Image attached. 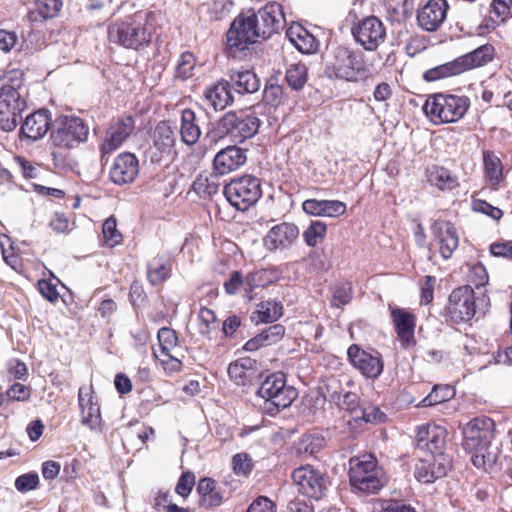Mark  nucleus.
Instances as JSON below:
<instances>
[{
    "label": "nucleus",
    "instance_id": "f257e3e1",
    "mask_svg": "<svg viewBox=\"0 0 512 512\" xmlns=\"http://www.w3.org/2000/svg\"><path fill=\"white\" fill-rule=\"evenodd\" d=\"M89 134V128L84 121L73 115L57 117L50 133L51 156L54 166L63 168L67 165L69 152L84 143Z\"/></svg>",
    "mask_w": 512,
    "mask_h": 512
},
{
    "label": "nucleus",
    "instance_id": "f03ea898",
    "mask_svg": "<svg viewBox=\"0 0 512 512\" xmlns=\"http://www.w3.org/2000/svg\"><path fill=\"white\" fill-rule=\"evenodd\" d=\"M324 74L332 80L356 83L366 80L371 71L360 51L346 45H337L329 51Z\"/></svg>",
    "mask_w": 512,
    "mask_h": 512
},
{
    "label": "nucleus",
    "instance_id": "7ed1b4c3",
    "mask_svg": "<svg viewBox=\"0 0 512 512\" xmlns=\"http://www.w3.org/2000/svg\"><path fill=\"white\" fill-rule=\"evenodd\" d=\"M463 448L472 454L471 461L477 468L486 469L494 458L487 453L495 435V423L486 416L475 417L462 428Z\"/></svg>",
    "mask_w": 512,
    "mask_h": 512
},
{
    "label": "nucleus",
    "instance_id": "20e7f679",
    "mask_svg": "<svg viewBox=\"0 0 512 512\" xmlns=\"http://www.w3.org/2000/svg\"><path fill=\"white\" fill-rule=\"evenodd\" d=\"M150 18L149 13H136L124 21L111 24L108 28L109 41L133 50L148 46L154 33Z\"/></svg>",
    "mask_w": 512,
    "mask_h": 512
},
{
    "label": "nucleus",
    "instance_id": "39448f33",
    "mask_svg": "<svg viewBox=\"0 0 512 512\" xmlns=\"http://www.w3.org/2000/svg\"><path fill=\"white\" fill-rule=\"evenodd\" d=\"M349 480L353 488L367 494L377 493L386 483L384 471L371 454L350 459Z\"/></svg>",
    "mask_w": 512,
    "mask_h": 512
},
{
    "label": "nucleus",
    "instance_id": "423d86ee",
    "mask_svg": "<svg viewBox=\"0 0 512 512\" xmlns=\"http://www.w3.org/2000/svg\"><path fill=\"white\" fill-rule=\"evenodd\" d=\"M257 394L264 399V411L274 416L288 408L298 396L297 390L286 384L283 373H272L261 383Z\"/></svg>",
    "mask_w": 512,
    "mask_h": 512
},
{
    "label": "nucleus",
    "instance_id": "0eeeda50",
    "mask_svg": "<svg viewBox=\"0 0 512 512\" xmlns=\"http://www.w3.org/2000/svg\"><path fill=\"white\" fill-rule=\"evenodd\" d=\"M468 107L467 97L440 93L429 96L423 110L434 124H439L458 121L464 116Z\"/></svg>",
    "mask_w": 512,
    "mask_h": 512
},
{
    "label": "nucleus",
    "instance_id": "6e6552de",
    "mask_svg": "<svg viewBox=\"0 0 512 512\" xmlns=\"http://www.w3.org/2000/svg\"><path fill=\"white\" fill-rule=\"evenodd\" d=\"M223 193L233 207L246 211L261 198V182L255 176L243 175L226 184Z\"/></svg>",
    "mask_w": 512,
    "mask_h": 512
},
{
    "label": "nucleus",
    "instance_id": "1a4fd4ad",
    "mask_svg": "<svg viewBox=\"0 0 512 512\" xmlns=\"http://www.w3.org/2000/svg\"><path fill=\"white\" fill-rule=\"evenodd\" d=\"M227 44L231 52H241L262 38L255 13L240 14L227 31Z\"/></svg>",
    "mask_w": 512,
    "mask_h": 512
},
{
    "label": "nucleus",
    "instance_id": "9d476101",
    "mask_svg": "<svg viewBox=\"0 0 512 512\" xmlns=\"http://www.w3.org/2000/svg\"><path fill=\"white\" fill-rule=\"evenodd\" d=\"M260 126V120L254 114L228 112L218 123V130L230 136L232 141L242 143L253 137Z\"/></svg>",
    "mask_w": 512,
    "mask_h": 512
},
{
    "label": "nucleus",
    "instance_id": "9b49d317",
    "mask_svg": "<svg viewBox=\"0 0 512 512\" xmlns=\"http://www.w3.org/2000/svg\"><path fill=\"white\" fill-rule=\"evenodd\" d=\"M354 40L366 51H375L386 40V27L383 22L375 17L368 16L352 27Z\"/></svg>",
    "mask_w": 512,
    "mask_h": 512
},
{
    "label": "nucleus",
    "instance_id": "f8f14e48",
    "mask_svg": "<svg viewBox=\"0 0 512 512\" xmlns=\"http://www.w3.org/2000/svg\"><path fill=\"white\" fill-rule=\"evenodd\" d=\"M292 480L298 492L309 498L319 500L327 490L325 475L311 465H303L294 469Z\"/></svg>",
    "mask_w": 512,
    "mask_h": 512
},
{
    "label": "nucleus",
    "instance_id": "ddd939ff",
    "mask_svg": "<svg viewBox=\"0 0 512 512\" xmlns=\"http://www.w3.org/2000/svg\"><path fill=\"white\" fill-rule=\"evenodd\" d=\"M447 311L455 323L469 321L475 315V293L471 286L454 289L448 299Z\"/></svg>",
    "mask_w": 512,
    "mask_h": 512
},
{
    "label": "nucleus",
    "instance_id": "4468645a",
    "mask_svg": "<svg viewBox=\"0 0 512 512\" xmlns=\"http://www.w3.org/2000/svg\"><path fill=\"white\" fill-rule=\"evenodd\" d=\"M159 348L154 349L155 358L161 363L165 370L179 371L182 366L177 354L178 338L176 332L168 327L159 329L157 334Z\"/></svg>",
    "mask_w": 512,
    "mask_h": 512
},
{
    "label": "nucleus",
    "instance_id": "2eb2a0df",
    "mask_svg": "<svg viewBox=\"0 0 512 512\" xmlns=\"http://www.w3.org/2000/svg\"><path fill=\"white\" fill-rule=\"evenodd\" d=\"M451 462L449 454H428L416 463L415 478L422 483H432L447 475L451 469Z\"/></svg>",
    "mask_w": 512,
    "mask_h": 512
},
{
    "label": "nucleus",
    "instance_id": "dca6fc26",
    "mask_svg": "<svg viewBox=\"0 0 512 512\" xmlns=\"http://www.w3.org/2000/svg\"><path fill=\"white\" fill-rule=\"evenodd\" d=\"M23 81V73L17 69L7 71L0 77V105L19 109L26 108V101L20 92Z\"/></svg>",
    "mask_w": 512,
    "mask_h": 512
},
{
    "label": "nucleus",
    "instance_id": "f3484780",
    "mask_svg": "<svg viewBox=\"0 0 512 512\" xmlns=\"http://www.w3.org/2000/svg\"><path fill=\"white\" fill-rule=\"evenodd\" d=\"M390 314L394 329L402 348L410 349L415 346L416 316L407 309L390 306Z\"/></svg>",
    "mask_w": 512,
    "mask_h": 512
},
{
    "label": "nucleus",
    "instance_id": "a211bd4d",
    "mask_svg": "<svg viewBox=\"0 0 512 512\" xmlns=\"http://www.w3.org/2000/svg\"><path fill=\"white\" fill-rule=\"evenodd\" d=\"M255 15L263 39H267L279 32L286 23L282 5L275 1L267 3Z\"/></svg>",
    "mask_w": 512,
    "mask_h": 512
},
{
    "label": "nucleus",
    "instance_id": "6ab92c4d",
    "mask_svg": "<svg viewBox=\"0 0 512 512\" xmlns=\"http://www.w3.org/2000/svg\"><path fill=\"white\" fill-rule=\"evenodd\" d=\"M448 8L446 0H428L417 11L418 25L428 32L438 30L446 19Z\"/></svg>",
    "mask_w": 512,
    "mask_h": 512
},
{
    "label": "nucleus",
    "instance_id": "aec40b11",
    "mask_svg": "<svg viewBox=\"0 0 512 512\" xmlns=\"http://www.w3.org/2000/svg\"><path fill=\"white\" fill-rule=\"evenodd\" d=\"M347 354L353 366L364 376L375 379L382 373L384 365L379 353L370 354L357 345H351Z\"/></svg>",
    "mask_w": 512,
    "mask_h": 512
},
{
    "label": "nucleus",
    "instance_id": "412c9836",
    "mask_svg": "<svg viewBox=\"0 0 512 512\" xmlns=\"http://www.w3.org/2000/svg\"><path fill=\"white\" fill-rule=\"evenodd\" d=\"M81 423L91 430H101L100 407L92 387H81L78 392Z\"/></svg>",
    "mask_w": 512,
    "mask_h": 512
},
{
    "label": "nucleus",
    "instance_id": "4be33fe9",
    "mask_svg": "<svg viewBox=\"0 0 512 512\" xmlns=\"http://www.w3.org/2000/svg\"><path fill=\"white\" fill-rule=\"evenodd\" d=\"M138 172L139 163L136 156L132 153H122L115 158L110 168V179L117 185H124L133 182Z\"/></svg>",
    "mask_w": 512,
    "mask_h": 512
},
{
    "label": "nucleus",
    "instance_id": "5701e85b",
    "mask_svg": "<svg viewBox=\"0 0 512 512\" xmlns=\"http://www.w3.org/2000/svg\"><path fill=\"white\" fill-rule=\"evenodd\" d=\"M299 230L295 224L283 222L273 226L263 239L265 247L269 251L286 249L298 238Z\"/></svg>",
    "mask_w": 512,
    "mask_h": 512
},
{
    "label": "nucleus",
    "instance_id": "b1692460",
    "mask_svg": "<svg viewBox=\"0 0 512 512\" xmlns=\"http://www.w3.org/2000/svg\"><path fill=\"white\" fill-rule=\"evenodd\" d=\"M432 232L438 241L439 252L444 259H449L458 248L459 237L454 225L438 219L432 225Z\"/></svg>",
    "mask_w": 512,
    "mask_h": 512
},
{
    "label": "nucleus",
    "instance_id": "393cba45",
    "mask_svg": "<svg viewBox=\"0 0 512 512\" xmlns=\"http://www.w3.org/2000/svg\"><path fill=\"white\" fill-rule=\"evenodd\" d=\"M134 120L130 116L118 119L110 125L106 138L101 145L103 156L118 149L134 129Z\"/></svg>",
    "mask_w": 512,
    "mask_h": 512
},
{
    "label": "nucleus",
    "instance_id": "a878e982",
    "mask_svg": "<svg viewBox=\"0 0 512 512\" xmlns=\"http://www.w3.org/2000/svg\"><path fill=\"white\" fill-rule=\"evenodd\" d=\"M230 380L238 386L252 385L259 377L257 361L250 357H241L228 366Z\"/></svg>",
    "mask_w": 512,
    "mask_h": 512
},
{
    "label": "nucleus",
    "instance_id": "bb28decb",
    "mask_svg": "<svg viewBox=\"0 0 512 512\" xmlns=\"http://www.w3.org/2000/svg\"><path fill=\"white\" fill-rule=\"evenodd\" d=\"M247 160L244 149L237 146H228L220 150L214 157L213 168L219 175H226L237 170Z\"/></svg>",
    "mask_w": 512,
    "mask_h": 512
},
{
    "label": "nucleus",
    "instance_id": "cd10ccee",
    "mask_svg": "<svg viewBox=\"0 0 512 512\" xmlns=\"http://www.w3.org/2000/svg\"><path fill=\"white\" fill-rule=\"evenodd\" d=\"M50 113L46 109H40L28 115L21 126V135L29 140L42 139L48 130H51Z\"/></svg>",
    "mask_w": 512,
    "mask_h": 512
},
{
    "label": "nucleus",
    "instance_id": "c85d7f7f",
    "mask_svg": "<svg viewBox=\"0 0 512 512\" xmlns=\"http://www.w3.org/2000/svg\"><path fill=\"white\" fill-rule=\"evenodd\" d=\"M176 135L167 122H160L153 133V146L157 150L152 156L153 161H160L162 157H170L174 153Z\"/></svg>",
    "mask_w": 512,
    "mask_h": 512
},
{
    "label": "nucleus",
    "instance_id": "c756f323",
    "mask_svg": "<svg viewBox=\"0 0 512 512\" xmlns=\"http://www.w3.org/2000/svg\"><path fill=\"white\" fill-rule=\"evenodd\" d=\"M306 214L317 217H339L346 212V204L339 200L307 199L302 203Z\"/></svg>",
    "mask_w": 512,
    "mask_h": 512
},
{
    "label": "nucleus",
    "instance_id": "7c9ffc66",
    "mask_svg": "<svg viewBox=\"0 0 512 512\" xmlns=\"http://www.w3.org/2000/svg\"><path fill=\"white\" fill-rule=\"evenodd\" d=\"M204 102L215 111L224 110L233 102V95L227 81L220 80L208 86L204 91Z\"/></svg>",
    "mask_w": 512,
    "mask_h": 512
},
{
    "label": "nucleus",
    "instance_id": "2f4dec72",
    "mask_svg": "<svg viewBox=\"0 0 512 512\" xmlns=\"http://www.w3.org/2000/svg\"><path fill=\"white\" fill-rule=\"evenodd\" d=\"M493 57L494 47L490 44H486L456 58V62L459 63L458 67L460 73H463L467 70L486 65L492 61Z\"/></svg>",
    "mask_w": 512,
    "mask_h": 512
},
{
    "label": "nucleus",
    "instance_id": "473e14b6",
    "mask_svg": "<svg viewBox=\"0 0 512 512\" xmlns=\"http://www.w3.org/2000/svg\"><path fill=\"white\" fill-rule=\"evenodd\" d=\"M286 36L301 53L312 54L318 49L316 38L300 24H292L287 29Z\"/></svg>",
    "mask_w": 512,
    "mask_h": 512
},
{
    "label": "nucleus",
    "instance_id": "72a5a7b5",
    "mask_svg": "<svg viewBox=\"0 0 512 512\" xmlns=\"http://www.w3.org/2000/svg\"><path fill=\"white\" fill-rule=\"evenodd\" d=\"M200 495V505L206 508L217 507L222 504L224 496L217 483L212 478H202L197 485Z\"/></svg>",
    "mask_w": 512,
    "mask_h": 512
},
{
    "label": "nucleus",
    "instance_id": "f704fd0d",
    "mask_svg": "<svg viewBox=\"0 0 512 512\" xmlns=\"http://www.w3.org/2000/svg\"><path fill=\"white\" fill-rule=\"evenodd\" d=\"M281 277L282 272L276 267L250 272L245 278V290L251 292L255 288L268 286L279 281Z\"/></svg>",
    "mask_w": 512,
    "mask_h": 512
},
{
    "label": "nucleus",
    "instance_id": "c9c22d12",
    "mask_svg": "<svg viewBox=\"0 0 512 512\" xmlns=\"http://www.w3.org/2000/svg\"><path fill=\"white\" fill-rule=\"evenodd\" d=\"M180 134L182 141L189 146L196 144L201 136L196 114L191 109H184L181 113Z\"/></svg>",
    "mask_w": 512,
    "mask_h": 512
},
{
    "label": "nucleus",
    "instance_id": "e433bc0d",
    "mask_svg": "<svg viewBox=\"0 0 512 512\" xmlns=\"http://www.w3.org/2000/svg\"><path fill=\"white\" fill-rule=\"evenodd\" d=\"M233 88L239 94L255 93L260 88V79L252 70H238L230 75Z\"/></svg>",
    "mask_w": 512,
    "mask_h": 512
},
{
    "label": "nucleus",
    "instance_id": "4c0bfd02",
    "mask_svg": "<svg viewBox=\"0 0 512 512\" xmlns=\"http://www.w3.org/2000/svg\"><path fill=\"white\" fill-rule=\"evenodd\" d=\"M171 265L163 256H156L147 265L148 281L156 286L170 277Z\"/></svg>",
    "mask_w": 512,
    "mask_h": 512
},
{
    "label": "nucleus",
    "instance_id": "58836bf2",
    "mask_svg": "<svg viewBox=\"0 0 512 512\" xmlns=\"http://www.w3.org/2000/svg\"><path fill=\"white\" fill-rule=\"evenodd\" d=\"M427 180L440 190H452L457 186V179L444 167L432 166L427 170Z\"/></svg>",
    "mask_w": 512,
    "mask_h": 512
},
{
    "label": "nucleus",
    "instance_id": "ea45409f",
    "mask_svg": "<svg viewBox=\"0 0 512 512\" xmlns=\"http://www.w3.org/2000/svg\"><path fill=\"white\" fill-rule=\"evenodd\" d=\"M35 9L30 13L32 20H37L39 16L46 20L58 15L62 8V0H34Z\"/></svg>",
    "mask_w": 512,
    "mask_h": 512
},
{
    "label": "nucleus",
    "instance_id": "a19ab883",
    "mask_svg": "<svg viewBox=\"0 0 512 512\" xmlns=\"http://www.w3.org/2000/svg\"><path fill=\"white\" fill-rule=\"evenodd\" d=\"M254 314L257 315V322L272 323L282 316V306L276 301H262Z\"/></svg>",
    "mask_w": 512,
    "mask_h": 512
},
{
    "label": "nucleus",
    "instance_id": "79ce46f5",
    "mask_svg": "<svg viewBox=\"0 0 512 512\" xmlns=\"http://www.w3.org/2000/svg\"><path fill=\"white\" fill-rule=\"evenodd\" d=\"M455 391L449 385H435L432 391L418 404L420 407H430L453 398Z\"/></svg>",
    "mask_w": 512,
    "mask_h": 512
},
{
    "label": "nucleus",
    "instance_id": "37998d69",
    "mask_svg": "<svg viewBox=\"0 0 512 512\" xmlns=\"http://www.w3.org/2000/svg\"><path fill=\"white\" fill-rule=\"evenodd\" d=\"M458 64L456 59H454L453 61L428 69L423 73V79L426 82H434L443 78L459 75L461 73Z\"/></svg>",
    "mask_w": 512,
    "mask_h": 512
},
{
    "label": "nucleus",
    "instance_id": "c03bdc74",
    "mask_svg": "<svg viewBox=\"0 0 512 512\" xmlns=\"http://www.w3.org/2000/svg\"><path fill=\"white\" fill-rule=\"evenodd\" d=\"M483 164L486 176L488 177L491 185H498L503 179L500 159L487 151L483 154Z\"/></svg>",
    "mask_w": 512,
    "mask_h": 512
},
{
    "label": "nucleus",
    "instance_id": "a18cd8bd",
    "mask_svg": "<svg viewBox=\"0 0 512 512\" xmlns=\"http://www.w3.org/2000/svg\"><path fill=\"white\" fill-rule=\"evenodd\" d=\"M383 417H385V415L378 407L373 405H368L366 407L361 406L359 410H355V415L351 416L348 424L352 425L353 422L358 425H361L362 423H372L375 421H381Z\"/></svg>",
    "mask_w": 512,
    "mask_h": 512
},
{
    "label": "nucleus",
    "instance_id": "49530a36",
    "mask_svg": "<svg viewBox=\"0 0 512 512\" xmlns=\"http://www.w3.org/2000/svg\"><path fill=\"white\" fill-rule=\"evenodd\" d=\"M446 430L438 425L431 426V433L425 449L429 454H446L444 447L446 444Z\"/></svg>",
    "mask_w": 512,
    "mask_h": 512
},
{
    "label": "nucleus",
    "instance_id": "de8ad7c7",
    "mask_svg": "<svg viewBox=\"0 0 512 512\" xmlns=\"http://www.w3.org/2000/svg\"><path fill=\"white\" fill-rule=\"evenodd\" d=\"M288 85L294 89H301L307 81V67L302 63H295L289 66L286 71Z\"/></svg>",
    "mask_w": 512,
    "mask_h": 512
},
{
    "label": "nucleus",
    "instance_id": "09e8293b",
    "mask_svg": "<svg viewBox=\"0 0 512 512\" xmlns=\"http://www.w3.org/2000/svg\"><path fill=\"white\" fill-rule=\"evenodd\" d=\"M197 68V61L191 52H183L176 66V76L182 80H187L194 76Z\"/></svg>",
    "mask_w": 512,
    "mask_h": 512
},
{
    "label": "nucleus",
    "instance_id": "8fccbe9b",
    "mask_svg": "<svg viewBox=\"0 0 512 512\" xmlns=\"http://www.w3.org/2000/svg\"><path fill=\"white\" fill-rule=\"evenodd\" d=\"M327 226L322 221H312L311 224L304 230L303 239L309 247H315L320 241L325 238Z\"/></svg>",
    "mask_w": 512,
    "mask_h": 512
},
{
    "label": "nucleus",
    "instance_id": "3c124183",
    "mask_svg": "<svg viewBox=\"0 0 512 512\" xmlns=\"http://www.w3.org/2000/svg\"><path fill=\"white\" fill-rule=\"evenodd\" d=\"M23 111L24 109L4 107V105H0V128L6 132L13 131L16 128Z\"/></svg>",
    "mask_w": 512,
    "mask_h": 512
},
{
    "label": "nucleus",
    "instance_id": "603ef678",
    "mask_svg": "<svg viewBox=\"0 0 512 512\" xmlns=\"http://www.w3.org/2000/svg\"><path fill=\"white\" fill-rule=\"evenodd\" d=\"M103 241L109 247H114L122 242V234L117 229V221L114 216L108 217L102 226Z\"/></svg>",
    "mask_w": 512,
    "mask_h": 512
},
{
    "label": "nucleus",
    "instance_id": "864d4df0",
    "mask_svg": "<svg viewBox=\"0 0 512 512\" xmlns=\"http://www.w3.org/2000/svg\"><path fill=\"white\" fill-rule=\"evenodd\" d=\"M232 7L231 0H213L207 6V13L211 20H220L230 13Z\"/></svg>",
    "mask_w": 512,
    "mask_h": 512
},
{
    "label": "nucleus",
    "instance_id": "5fc2aeb1",
    "mask_svg": "<svg viewBox=\"0 0 512 512\" xmlns=\"http://www.w3.org/2000/svg\"><path fill=\"white\" fill-rule=\"evenodd\" d=\"M282 94V87L274 79H270L265 85L263 100L269 105L277 106L280 103Z\"/></svg>",
    "mask_w": 512,
    "mask_h": 512
},
{
    "label": "nucleus",
    "instance_id": "6e6d98bb",
    "mask_svg": "<svg viewBox=\"0 0 512 512\" xmlns=\"http://www.w3.org/2000/svg\"><path fill=\"white\" fill-rule=\"evenodd\" d=\"M194 485H195V475L193 472L187 471V472H184L180 476V478L176 484L175 491L178 495L186 498L191 493Z\"/></svg>",
    "mask_w": 512,
    "mask_h": 512
},
{
    "label": "nucleus",
    "instance_id": "4d7b16f0",
    "mask_svg": "<svg viewBox=\"0 0 512 512\" xmlns=\"http://www.w3.org/2000/svg\"><path fill=\"white\" fill-rule=\"evenodd\" d=\"M233 471L237 475H247L252 470L251 459L246 453H238L232 458Z\"/></svg>",
    "mask_w": 512,
    "mask_h": 512
},
{
    "label": "nucleus",
    "instance_id": "13d9d810",
    "mask_svg": "<svg viewBox=\"0 0 512 512\" xmlns=\"http://www.w3.org/2000/svg\"><path fill=\"white\" fill-rule=\"evenodd\" d=\"M39 484V477L36 473L23 474L16 478L15 487L20 492H27L35 489Z\"/></svg>",
    "mask_w": 512,
    "mask_h": 512
},
{
    "label": "nucleus",
    "instance_id": "bf43d9fd",
    "mask_svg": "<svg viewBox=\"0 0 512 512\" xmlns=\"http://www.w3.org/2000/svg\"><path fill=\"white\" fill-rule=\"evenodd\" d=\"M352 298V287L350 283L338 285L333 290V305H346Z\"/></svg>",
    "mask_w": 512,
    "mask_h": 512
},
{
    "label": "nucleus",
    "instance_id": "052dcab7",
    "mask_svg": "<svg viewBox=\"0 0 512 512\" xmlns=\"http://www.w3.org/2000/svg\"><path fill=\"white\" fill-rule=\"evenodd\" d=\"M285 328L281 324H276L268 327L259 333L262 340L266 343L267 346L275 344L278 342L284 335Z\"/></svg>",
    "mask_w": 512,
    "mask_h": 512
},
{
    "label": "nucleus",
    "instance_id": "680f3d73",
    "mask_svg": "<svg viewBox=\"0 0 512 512\" xmlns=\"http://www.w3.org/2000/svg\"><path fill=\"white\" fill-rule=\"evenodd\" d=\"M8 400L13 401H26L31 396V390L28 386L21 383H14L6 391Z\"/></svg>",
    "mask_w": 512,
    "mask_h": 512
},
{
    "label": "nucleus",
    "instance_id": "e2e57ef3",
    "mask_svg": "<svg viewBox=\"0 0 512 512\" xmlns=\"http://www.w3.org/2000/svg\"><path fill=\"white\" fill-rule=\"evenodd\" d=\"M40 294L48 301L54 303L59 298L57 286L51 280L40 279L37 283Z\"/></svg>",
    "mask_w": 512,
    "mask_h": 512
},
{
    "label": "nucleus",
    "instance_id": "0e129e2a",
    "mask_svg": "<svg viewBox=\"0 0 512 512\" xmlns=\"http://www.w3.org/2000/svg\"><path fill=\"white\" fill-rule=\"evenodd\" d=\"M198 316L201 321L200 332L202 334H209L217 320L214 311L209 308L202 307Z\"/></svg>",
    "mask_w": 512,
    "mask_h": 512
},
{
    "label": "nucleus",
    "instance_id": "69168bd1",
    "mask_svg": "<svg viewBox=\"0 0 512 512\" xmlns=\"http://www.w3.org/2000/svg\"><path fill=\"white\" fill-rule=\"evenodd\" d=\"M473 209L477 212L488 215L494 220H499L503 216V212L498 207H494L484 200H474Z\"/></svg>",
    "mask_w": 512,
    "mask_h": 512
},
{
    "label": "nucleus",
    "instance_id": "338daca9",
    "mask_svg": "<svg viewBox=\"0 0 512 512\" xmlns=\"http://www.w3.org/2000/svg\"><path fill=\"white\" fill-rule=\"evenodd\" d=\"M493 256L512 260V241L495 242L490 245Z\"/></svg>",
    "mask_w": 512,
    "mask_h": 512
},
{
    "label": "nucleus",
    "instance_id": "774afa93",
    "mask_svg": "<svg viewBox=\"0 0 512 512\" xmlns=\"http://www.w3.org/2000/svg\"><path fill=\"white\" fill-rule=\"evenodd\" d=\"M247 512H274V503L267 497L260 496L250 504Z\"/></svg>",
    "mask_w": 512,
    "mask_h": 512
}]
</instances>
